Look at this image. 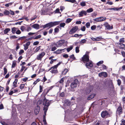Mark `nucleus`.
<instances>
[{"mask_svg":"<svg viewBox=\"0 0 125 125\" xmlns=\"http://www.w3.org/2000/svg\"><path fill=\"white\" fill-rule=\"evenodd\" d=\"M83 61L84 62H89V57L88 55L87 54H85L82 58Z\"/></svg>","mask_w":125,"mask_h":125,"instance_id":"9","label":"nucleus"},{"mask_svg":"<svg viewBox=\"0 0 125 125\" xmlns=\"http://www.w3.org/2000/svg\"><path fill=\"white\" fill-rule=\"evenodd\" d=\"M116 45L121 49H123L125 47V45L121 43L118 42L115 44Z\"/></svg>","mask_w":125,"mask_h":125,"instance_id":"10","label":"nucleus"},{"mask_svg":"<svg viewBox=\"0 0 125 125\" xmlns=\"http://www.w3.org/2000/svg\"><path fill=\"white\" fill-rule=\"evenodd\" d=\"M4 13L5 15H8L10 14V12L8 10H6L4 11Z\"/></svg>","mask_w":125,"mask_h":125,"instance_id":"34","label":"nucleus"},{"mask_svg":"<svg viewBox=\"0 0 125 125\" xmlns=\"http://www.w3.org/2000/svg\"><path fill=\"white\" fill-rule=\"evenodd\" d=\"M24 52L23 50L22 49L20 50L19 52V54L20 55H21Z\"/></svg>","mask_w":125,"mask_h":125,"instance_id":"50","label":"nucleus"},{"mask_svg":"<svg viewBox=\"0 0 125 125\" xmlns=\"http://www.w3.org/2000/svg\"><path fill=\"white\" fill-rule=\"evenodd\" d=\"M27 77L23 78L22 79V81L24 82H26L28 79Z\"/></svg>","mask_w":125,"mask_h":125,"instance_id":"63","label":"nucleus"},{"mask_svg":"<svg viewBox=\"0 0 125 125\" xmlns=\"http://www.w3.org/2000/svg\"><path fill=\"white\" fill-rule=\"evenodd\" d=\"M117 83L118 85L120 86L121 84V80L119 79H118L117 80Z\"/></svg>","mask_w":125,"mask_h":125,"instance_id":"60","label":"nucleus"},{"mask_svg":"<svg viewBox=\"0 0 125 125\" xmlns=\"http://www.w3.org/2000/svg\"><path fill=\"white\" fill-rule=\"evenodd\" d=\"M18 37L15 35L12 36L10 37V38L12 39H16Z\"/></svg>","mask_w":125,"mask_h":125,"instance_id":"46","label":"nucleus"},{"mask_svg":"<svg viewBox=\"0 0 125 125\" xmlns=\"http://www.w3.org/2000/svg\"><path fill=\"white\" fill-rule=\"evenodd\" d=\"M79 47L78 46H77L75 48V52L76 53L79 52Z\"/></svg>","mask_w":125,"mask_h":125,"instance_id":"40","label":"nucleus"},{"mask_svg":"<svg viewBox=\"0 0 125 125\" xmlns=\"http://www.w3.org/2000/svg\"><path fill=\"white\" fill-rule=\"evenodd\" d=\"M58 67L57 65H54V66H53L51 68H50L47 71L48 72L50 71L51 69L52 68H53V69H57V68Z\"/></svg>","mask_w":125,"mask_h":125,"instance_id":"32","label":"nucleus"},{"mask_svg":"<svg viewBox=\"0 0 125 125\" xmlns=\"http://www.w3.org/2000/svg\"><path fill=\"white\" fill-rule=\"evenodd\" d=\"M122 113V108L120 106L117 109L116 114L120 115Z\"/></svg>","mask_w":125,"mask_h":125,"instance_id":"14","label":"nucleus"},{"mask_svg":"<svg viewBox=\"0 0 125 125\" xmlns=\"http://www.w3.org/2000/svg\"><path fill=\"white\" fill-rule=\"evenodd\" d=\"M17 61H14L13 62L12 64V68H14L16 65Z\"/></svg>","mask_w":125,"mask_h":125,"instance_id":"24","label":"nucleus"},{"mask_svg":"<svg viewBox=\"0 0 125 125\" xmlns=\"http://www.w3.org/2000/svg\"><path fill=\"white\" fill-rule=\"evenodd\" d=\"M65 103L67 106H69L71 104V103L70 101L68 100H66L65 102Z\"/></svg>","mask_w":125,"mask_h":125,"instance_id":"33","label":"nucleus"},{"mask_svg":"<svg viewBox=\"0 0 125 125\" xmlns=\"http://www.w3.org/2000/svg\"><path fill=\"white\" fill-rule=\"evenodd\" d=\"M120 78L123 80L124 83H125V77L124 76H122Z\"/></svg>","mask_w":125,"mask_h":125,"instance_id":"59","label":"nucleus"},{"mask_svg":"<svg viewBox=\"0 0 125 125\" xmlns=\"http://www.w3.org/2000/svg\"><path fill=\"white\" fill-rule=\"evenodd\" d=\"M39 43V42L38 41H36L34 42L33 44L34 45H36Z\"/></svg>","mask_w":125,"mask_h":125,"instance_id":"49","label":"nucleus"},{"mask_svg":"<svg viewBox=\"0 0 125 125\" xmlns=\"http://www.w3.org/2000/svg\"><path fill=\"white\" fill-rule=\"evenodd\" d=\"M95 95V94H92L88 98V99L89 100L91 99L94 98Z\"/></svg>","mask_w":125,"mask_h":125,"instance_id":"21","label":"nucleus"},{"mask_svg":"<svg viewBox=\"0 0 125 125\" xmlns=\"http://www.w3.org/2000/svg\"><path fill=\"white\" fill-rule=\"evenodd\" d=\"M54 32L57 33L59 31V29L57 28H56L54 29Z\"/></svg>","mask_w":125,"mask_h":125,"instance_id":"44","label":"nucleus"},{"mask_svg":"<svg viewBox=\"0 0 125 125\" xmlns=\"http://www.w3.org/2000/svg\"><path fill=\"white\" fill-rule=\"evenodd\" d=\"M65 25V24L64 23H62L60 24V26L61 27H64Z\"/></svg>","mask_w":125,"mask_h":125,"instance_id":"37","label":"nucleus"},{"mask_svg":"<svg viewBox=\"0 0 125 125\" xmlns=\"http://www.w3.org/2000/svg\"><path fill=\"white\" fill-rule=\"evenodd\" d=\"M65 42V40H61L59 41L56 43H54L57 47H60Z\"/></svg>","mask_w":125,"mask_h":125,"instance_id":"6","label":"nucleus"},{"mask_svg":"<svg viewBox=\"0 0 125 125\" xmlns=\"http://www.w3.org/2000/svg\"><path fill=\"white\" fill-rule=\"evenodd\" d=\"M121 125H125V119L124 120L123 119L121 120Z\"/></svg>","mask_w":125,"mask_h":125,"instance_id":"38","label":"nucleus"},{"mask_svg":"<svg viewBox=\"0 0 125 125\" xmlns=\"http://www.w3.org/2000/svg\"><path fill=\"white\" fill-rule=\"evenodd\" d=\"M4 75H5L7 72V69L5 68H4Z\"/></svg>","mask_w":125,"mask_h":125,"instance_id":"42","label":"nucleus"},{"mask_svg":"<svg viewBox=\"0 0 125 125\" xmlns=\"http://www.w3.org/2000/svg\"><path fill=\"white\" fill-rule=\"evenodd\" d=\"M104 62V61H100L96 64L97 65L99 66L100 65L102 64Z\"/></svg>","mask_w":125,"mask_h":125,"instance_id":"36","label":"nucleus"},{"mask_svg":"<svg viewBox=\"0 0 125 125\" xmlns=\"http://www.w3.org/2000/svg\"><path fill=\"white\" fill-rule=\"evenodd\" d=\"M65 49H58L55 52H54L55 53L57 54H60L62 52V51H63Z\"/></svg>","mask_w":125,"mask_h":125,"instance_id":"19","label":"nucleus"},{"mask_svg":"<svg viewBox=\"0 0 125 125\" xmlns=\"http://www.w3.org/2000/svg\"><path fill=\"white\" fill-rule=\"evenodd\" d=\"M104 25L107 30H110L112 29L113 28V25L111 26L107 22H105Z\"/></svg>","mask_w":125,"mask_h":125,"instance_id":"11","label":"nucleus"},{"mask_svg":"<svg viewBox=\"0 0 125 125\" xmlns=\"http://www.w3.org/2000/svg\"><path fill=\"white\" fill-rule=\"evenodd\" d=\"M57 48L55 47H52L51 48V50L52 51H53L56 50Z\"/></svg>","mask_w":125,"mask_h":125,"instance_id":"56","label":"nucleus"},{"mask_svg":"<svg viewBox=\"0 0 125 125\" xmlns=\"http://www.w3.org/2000/svg\"><path fill=\"white\" fill-rule=\"evenodd\" d=\"M123 8L122 7H121L120 8H113V10H114L118 11L120 10Z\"/></svg>","mask_w":125,"mask_h":125,"instance_id":"26","label":"nucleus"},{"mask_svg":"<svg viewBox=\"0 0 125 125\" xmlns=\"http://www.w3.org/2000/svg\"><path fill=\"white\" fill-rule=\"evenodd\" d=\"M25 85H26L27 84L26 83H25V84H21L19 87V88L21 90H22L23 89V88L24 87V86Z\"/></svg>","mask_w":125,"mask_h":125,"instance_id":"29","label":"nucleus"},{"mask_svg":"<svg viewBox=\"0 0 125 125\" xmlns=\"http://www.w3.org/2000/svg\"><path fill=\"white\" fill-rule=\"evenodd\" d=\"M43 105H44V110H47L48 107L50 104L49 101V100L47 99L45 97H44L43 103Z\"/></svg>","mask_w":125,"mask_h":125,"instance_id":"1","label":"nucleus"},{"mask_svg":"<svg viewBox=\"0 0 125 125\" xmlns=\"http://www.w3.org/2000/svg\"><path fill=\"white\" fill-rule=\"evenodd\" d=\"M73 48V47L71 46L70 47L68 48L67 49V51L68 52H69L70 50H72Z\"/></svg>","mask_w":125,"mask_h":125,"instance_id":"39","label":"nucleus"},{"mask_svg":"<svg viewBox=\"0 0 125 125\" xmlns=\"http://www.w3.org/2000/svg\"><path fill=\"white\" fill-rule=\"evenodd\" d=\"M93 89V86H90L88 88V89L86 91L87 93L88 94Z\"/></svg>","mask_w":125,"mask_h":125,"instance_id":"17","label":"nucleus"},{"mask_svg":"<svg viewBox=\"0 0 125 125\" xmlns=\"http://www.w3.org/2000/svg\"><path fill=\"white\" fill-rule=\"evenodd\" d=\"M119 42L120 43H124L125 42V38H120L119 40Z\"/></svg>","mask_w":125,"mask_h":125,"instance_id":"28","label":"nucleus"},{"mask_svg":"<svg viewBox=\"0 0 125 125\" xmlns=\"http://www.w3.org/2000/svg\"><path fill=\"white\" fill-rule=\"evenodd\" d=\"M72 19H70V18H68L65 21V22L66 23H68L70 22L72 20Z\"/></svg>","mask_w":125,"mask_h":125,"instance_id":"35","label":"nucleus"},{"mask_svg":"<svg viewBox=\"0 0 125 125\" xmlns=\"http://www.w3.org/2000/svg\"><path fill=\"white\" fill-rule=\"evenodd\" d=\"M80 5L82 6H84L86 5V3L85 2H81Z\"/></svg>","mask_w":125,"mask_h":125,"instance_id":"48","label":"nucleus"},{"mask_svg":"<svg viewBox=\"0 0 125 125\" xmlns=\"http://www.w3.org/2000/svg\"><path fill=\"white\" fill-rule=\"evenodd\" d=\"M10 30V29L9 28H7L5 29L4 31V32L5 34L7 33Z\"/></svg>","mask_w":125,"mask_h":125,"instance_id":"27","label":"nucleus"},{"mask_svg":"<svg viewBox=\"0 0 125 125\" xmlns=\"http://www.w3.org/2000/svg\"><path fill=\"white\" fill-rule=\"evenodd\" d=\"M79 17H82L84 15H87V13L86 11L85 10H82V11L79 12Z\"/></svg>","mask_w":125,"mask_h":125,"instance_id":"12","label":"nucleus"},{"mask_svg":"<svg viewBox=\"0 0 125 125\" xmlns=\"http://www.w3.org/2000/svg\"><path fill=\"white\" fill-rule=\"evenodd\" d=\"M68 72V69H65L63 71H62V74L65 75Z\"/></svg>","mask_w":125,"mask_h":125,"instance_id":"23","label":"nucleus"},{"mask_svg":"<svg viewBox=\"0 0 125 125\" xmlns=\"http://www.w3.org/2000/svg\"><path fill=\"white\" fill-rule=\"evenodd\" d=\"M96 26L94 25L91 26V29L92 30H94L96 29Z\"/></svg>","mask_w":125,"mask_h":125,"instance_id":"45","label":"nucleus"},{"mask_svg":"<svg viewBox=\"0 0 125 125\" xmlns=\"http://www.w3.org/2000/svg\"><path fill=\"white\" fill-rule=\"evenodd\" d=\"M50 70H51V71L50 72L52 73H57L58 72V70L57 69L52 68Z\"/></svg>","mask_w":125,"mask_h":125,"instance_id":"18","label":"nucleus"},{"mask_svg":"<svg viewBox=\"0 0 125 125\" xmlns=\"http://www.w3.org/2000/svg\"><path fill=\"white\" fill-rule=\"evenodd\" d=\"M31 42H28L25 44L23 45L24 47V49L25 51L27 50L29 46L30 45Z\"/></svg>","mask_w":125,"mask_h":125,"instance_id":"13","label":"nucleus"},{"mask_svg":"<svg viewBox=\"0 0 125 125\" xmlns=\"http://www.w3.org/2000/svg\"><path fill=\"white\" fill-rule=\"evenodd\" d=\"M25 29V27L23 26H21V27L20 29L22 31H23Z\"/></svg>","mask_w":125,"mask_h":125,"instance_id":"43","label":"nucleus"},{"mask_svg":"<svg viewBox=\"0 0 125 125\" xmlns=\"http://www.w3.org/2000/svg\"><path fill=\"white\" fill-rule=\"evenodd\" d=\"M45 55V53L44 52H42L37 56L36 59L37 60L41 61L42 58Z\"/></svg>","mask_w":125,"mask_h":125,"instance_id":"4","label":"nucleus"},{"mask_svg":"<svg viewBox=\"0 0 125 125\" xmlns=\"http://www.w3.org/2000/svg\"><path fill=\"white\" fill-rule=\"evenodd\" d=\"M17 28L15 27H13L11 31L13 34H14L15 33V31H17Z\"/></svg>","mask_w":125,"mask_h":125,"instance_id":"31","label":"nucleus"},{"mask_svg":"<svg viewBox=\"0 0 125 125\" xmlns=\"http://www.w3.org/2000/svg\"><path fill=\"white\" fill-rule=\"evenodd\" d=\"M16 33L17 34H20L21 33V31L20 30H17L16 32Z\"/></svg>","mask_w":125,"mask_h":125,"instance_id":"55","label":"nucleus"},{"mask_svg":"<svg viewBox=\"0 0 125 125\" xmlns=\"http://www.w3.org/2000/svg\"><path fill=\"white\" fill-rule=\"evenodd\" d=\"M103 76L104 77H106L107 76V73L106 72H103Z\"/></svg>","mask_w":125,"mask_h":125,"instance_id":"53","label":"nucleus"},{"mask_svg":"<svg viewBox=\"0 0 125 125\" xmlns=\"http://www.w3.org/2000/svg\"><path fill=\"white\" fill-rule=\"evenodd\" d=\"M41 46H39L37 47L35 50L34 51V53H36V52H37L39 50H40L41 49Z\"/></svg>","mask_w":125,"mask_h":125,"instance_id":"22","label":"nucleus"},{"mask_svg":"<svg viewBox=\"0 0 125 125\" xmlns=\"http://www.w3.org/2000/svg\"><path fill=\"white\" fill-rule=\"evenodd\" d=\"M55 13H61L60 12V10L58 8L57 9L55 10Z\"/></svg>","mask_w":125,"mask_h":125,"instance_id":"54","label":"nucleus"},{"mask_svg":"<svg viewBox=\"0 0 125 125\" xmlns=\"http://www.w3.org/2000/svg\"><path fill=\"white\" fill-rule=\"evenodd\" d=\"M40 107L39 106H37L35 107L34 110V113L35 115H37L39 113L40 111Z\"/></svg>","mask_w":125,"mask_h":125,"instance_id":"15","label":"nucleus"},{"mask_svg":"<svg viewBox=\"0 0 125 125\" xmlns=\"http://www.w3.org/2000/svg\"><path fill=\"white\" fill-rule=\"evenodd\" d=\"M60 21H56L54 22H51L48 23V24L49 28H51L54 26L58 25L60 23Z\"/></svg>","mask_w":125,"mask_h":125,"instance_id":"3","label":"nucleus"},{"mask_svg":"<svg viewBox=\"0 0 125 125\" xmlns=\"http://www.w3.org/2000/svg\"><path fill=\"white\" fill-rule=\"evenodd\" d=\"M90 23L89 22H87L86 24V26L87 28H88L90 26Z\"/></svg>","mask_w":125,"mask_h":125,"instance_id":"51","label":"nucleus"},{"mask_svg":"<svg viewBox=\"0 0 125 125\" xmlns=\"http://www.w3.org/2000/svg\"><path fill=\"white\" fill-rule=\"evenodd\" d=\"M93 8H90L89 9H87L86 11V12L90 13L93 11Z\"/></svg>","mask_w":125,"mask_h":125,"instance_id":"30","label":"nucleus"},{"mask_svg":"<svg viewBox=\"0 0 125 125\" xmlns=\"http://www.w3.org/2000/svg\"><path fill=\"white\" fill-rule=\"evenodd\" d=\"M106 19V17H101L94 19V20L97 22H101L105 21Z\"/></svg>","mask_w":125,"mask_h":125,"instance_id":"5","label":"nucleus"},{"mask_svg":"<svg viewBox=\"0 0 125 125\" xmlns=\"http://www.w3.org/2000/svg\"><path fill=\"white\" fill-rule=\"evenodd\" d=\"M41 35H39L37 36H36L34 38V39H38L40 38H41Z\"/></svg>","mask_w":125,"mask_h":125,"instance_id":"41","label":"nucleus"},{"mask_svg":"<svg viewBox=\"0 0 125 125\" xmlns=\"http://www.w3.org/2000/svg\"><path fill=\"white\" fill-rule=\"evenodd\" d=\"M70 58L72 59H75V57H74V55L73 54L70 56H69Z\"/></svg>","mask_w":125,"mask_h":125,"instance_id":"58","label":"nucleus"},{"mask_svg":"<svg viewBox=\"0 0 125 125\" xmlns=\"http://www.w3.org/2000/svg\"><path fill=\"white\" fill-rule=\"evenodd\" d=\"M85 65L87 68H89V67H92L93 66V64L91 62H87L86 63Z\"/></svg>","mask_w":125,"mask_h":125,"instance_id":"16","label":"nucleus"},{"mask_svg":"<svg viewBox=\"0 0 125 125\" xmlns=\"http://www.w3.org/2000/svg\"><path fill=\"white\" fill-rule=\"evenodd\" d=\"M87 41L85 39H84L82 40L80 42V43H84L85 42H86Z\"/></svg>","mask_w":125,"mask_h":125,"instance_id":"47","label":"nucleus"},{"mask_svg":"<svg viewBox=\"0 0 125 125\" xmlns=\"http://www.w3.org/2000/svg\"><path fill=\"white\" fill-rule=\"evenodd\" d=\"M102 68L104 69H106L107 68V67L104 64L102 65Z\"/></svg>","mask_w":125,"mask_h":125,"instance_id":"64","label":"nucleus"},{"mask_svg":"<svg viewBox=\"0 0 125 125\" xmlns=\"http://www.w3.org/2000/svg\"><path fill=\"white\" fill-rule=\"evenodd\" d=\"M17 79H15V81L13 82V86H14L15 88L17 87V86L16 85L17 84Z\"/></svg>","mask_w":125,"mask_h":125,"instance_id":"25","label":"nucleus"},{"mask_svg":"<svg viewBox=\"0 0 125 125\" xmlns=\"http://www.w3.org/2000/svg\"><path fill=\"white\" fill-rule=\"evenodd\" d=\"M42 86L40 85V92L41 93L42 92Z\"/></svg>","mask_w":125,"mask_h":125,"instance_id":"57","label":"nucleus"},{"mask_svg":"<svg viewBox=\"0 0 125 125\" xmlns=\"http://www.w3.org/2000/svg\"><path fill=\"white\" fill-rule=\"evenodd\" d=\"M32 27L36 29H39V25L38 24H35L32 26Z\"/></svg>","mask_w":125,"mask_h":125,"instance_id":"20","label":"nucleus"},{"mask_svg":"<svg viewBox=\"0 0 125 125\" xmlns=\"http://www.w3.org/2000/svg\"><path fill=\"white\" fill-rule=\"evenodd\" d=\"M101 115L102 117L104 118H106L110 116V114L106 111H103Z\"/></svg>","mask_w":125,"mask_h":125,"instance_id":"2","label":"nucleus"},{"mask_svg":"<svg viewBox=\"0 0 125 125\" xmlns=\"http://www.w3.org/2000/svg\"><path fill=\"white\" fill-rule=\"evenodd\" d=\"M78 81L77 79L74 80L71 84V86L72 88H73L77 87Z\"/></svg>","mask_w":125,"mask_h":125,"instance_id":"7","label":"nucleus"},{"mask_svg":"<svg viewBox=\"0 0 125 125\" xmlns=\"http://www.w3.org/2000/svg\"><path fill=\"white\" fill-rule=\"evenodd\" d=\"M85 27L84 26L82 27L81 28V30L83 31H84L85 30Z\"/></svg>","mask_w":125,"mask_h":125,"instance_id":"52","label":"nucleus"},{"mask_svg":"<svg viewBox=\"0 0 125 125\" xmlns=\"http://www.w3.org/2000/svg\"><path fill=\"white\" fill-rule=\"evenodd\" d=\"M25 68V67L24 66H22L21 67V68L20 71L21 72H22L24 70V69Z\"/></svg>","mask_w":125,"mask_h":125,"instance_id":"61","label":"nucleus"},{"mask_svg":"<svg viewBox=\"0 0 125 125\" xmlns=\"http://www.w3.org/2000/svg\"><path fill=\"white\" fill-rule=\"evenodd\" d=\"M56 59H52L50 62V63L51 64H52L54 61H56Z\"/></svg>","mask_w":125,"mask_h":125,"instance_id":"62","label":"nucleus"},{"mask_svg":"<svg viewBox=\"0 0 125 125\" xmlns=\"http://www.w3.org/2000/svg\"><path fill=\"white\" fill-rule=\"evenodd\" d=\"M78 27L77 26H75L73 27L70 30L69 33L70 34H72L74 33L78 29Z\"/></svg>","mask_w":125,"mask_h":125,"instance_id":"8","label":"nucleus"}]
</instances>
